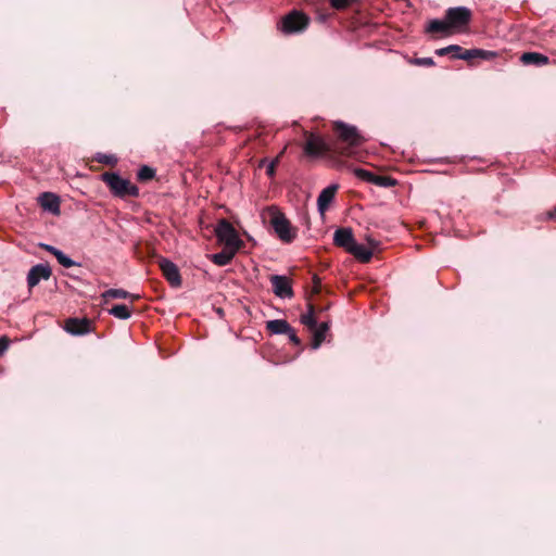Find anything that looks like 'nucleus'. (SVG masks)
<instances>
[{
  "instance_id": "f257e3e1",
  "label": "nucleus",
  "mask_w": 556,
  "mask_h": 556,
  "mask_svg": "<svg viewBox=\"0 0 556 556\" xmlns=\"http://www.w3.org/2000/svg\"><path fill=\"white\" fill-rule=\"evenodd\" d=\"M472 20V12L466 7L448 8L444 20L429 21L426 31L429 34L450 35L465 31Z\"/></svg>"
},
{
  "instance_id": "f03ea898",
  "label": "nucleus",
  "mask_w": 556,
  "mask_h": 556,
  "mask_svg": "<svg viewBox=\"0 0 556 556\" xmlns=\"http://www.w3.org/2000/svg\"><path fill=\"white\" fill-rule=\"evenodd\" d=\"M332 130L336 138L330 143L334 154L349 156L364 142V137L355 126L337 121L332 123Z\"/></svg>"
},
{
  "instance_id": "7ed1b4c3",
  "label": "nucleus",
  "mask_w": 556,
  "mask_h": 556,
  "mask_svg": "<svg viewBox=\"0 0 556 556\" xmlns=\"http://www.w3.org/2000/svg\"><path fill=\"white\" fill-rule=\"evenodd\" d=\"M101 180L108 186L111 193L119 199L138 198L139 188L130 180L121 177L113 172H105L101 175Z\"/></svg>"
},
{
  "instance_id": "20e7f679",
  "label": "nucleus",
  "mask_w": 556,
  "mask_h": 556,
  "mask_svg": "<svg viewBox=\"0 0 556 556\" xmlns=\"http://www.w3.org/2000/svg\"><path fill=\"white\" fill-rule=\"evenodd\" d=\"M311 24L309 16L303 11L292 10L282 16L278 23V29L286 35L305 31Z\"/></svg>"
},
{
  "instance_id": "39448f33",
  "label": "nucleus",
  "mask_w": 556,
  "mask_h": 556,
  "mask_svg": "<svg viewBox=\"0 0 556 556\" xmlns=\"http://www.w3.org/2000/svg\"><path fill=\"white\" fill-rule=\"evenodd\" d=\"M215 235L219 243L225 248L240 250L243 248L244 242L239 238V235L230 222L223 218L217 223Z\"/></svg>"
},
{
  "instance_id": "423d86ee",
  "label": "nucleus",
  "mask_w": 556,
  "mask_h": 556,
  "mask_svg": "<svg viewBox=\"0 0 556 556\" xmlns=\"http://www.w3.org/2000/svg\"><path fill=\"white\" fill-rule=\"evenodd\" d=\"M270 225L281 241L290 243L296 238L298 229L291 225L281 212L275 211L271 213Z\"/></svg>"
},
{
  "instance_id": "0eeeda50",
  "label": "nucleus",
  "mask_w": 556,
  "mask_h": 556,
  "mask_svg": "<svg viewBox=\"0 0 556 556\" xmlns=\"http://www.w3.org/2000/svg\"><path fill=\"white\" fill-rule=\"evenodd\" d=\"M304 136L306 138L304 152L308 156L316 157L325 153H332L331 143L325 141L320 136L309 131H304Z\"/></svg>"
},
{
  "instance_id": "6e6552de",
  "label": "nucleus",
  "mask_w": 556,
  "mask_h": 556,
  "mask_svg": "<svg viewBox=\"0 0 556 556\" xmlns=\"http://www.w3.org/2000/svg\"><path fill=\"white\" fill-rule=\"evenodd\" d=\"M63 329L72 336H84L92 332L94 327L89 318L71 317L64 320Z\"/></svg>"
},
{
  "instance_id": "1a4fd4ad",
  "label": "nucleus",
  "mask_w": 556,
  "mask_h": 556,
  "mask_svg": "<svg viewBox=\"0 0 556 556\" xmlns=\"http://www.w3.org/2000/svg\"><path fill=\"white\" fill-rule=\"evenodd\" d=\"M159 265L163 276L170 283V286L176 288L181 286V276L176 264L167 258L162 257L159 261Z\"/></svg>"
},
{
  "instance_id": "9d476101",
  "label": "nucleus",
  "mask_w": 556,
  "mask_h": 556,
  "mask_svg": "<svg viewBox=\"0 0 556 556\" xmlns=\"http://www.w3.org/2000/svg\"><path fill=\"white\" fill-rule=\"evenodd\" d=\"M52 275L49 264H37L33 266L27 275V285L31 289L36 287L41 279L48 280Z\"/></svg>"
},
{
  "instance_id": "9b49d317",
  "label": "nucleus",
  "mask_w": 556,
  "mask_h": 556,
  "mask_svg": "<svg viewBox=\"0 0 556 556\" xmlns=\"http://www.w3.org/2000/svg\"><path fill=\"white\" fill-rule=\"evenodd\" d=\"M270 282L273 286L274 293L279 298H292L293 290L291 280L286 276L273 275L270 276Z\"/></svg>"
},
{
  "instance_id": "f8f14e48",
  "label": "nucleus",
  "mask_w": 556,
  "mask_h": 556,
  "mask_svg": "<svg viewBox=\"0 0 556 556\" xmlns=\"http://www.w3.org/2000/svg\"><path fill=\"white\" fill-rule=\"evenodd\" d=\"M496 53L482 49H464L463 54L455 55L459 60H465L469 65H476L478 60H491L495 58Z\"/></svg>"
},
{
  "instance_id": "ddd939ff",
  "label": "nucleus",
  "mask_w": 556,
  "mask_h": 556,
  "mask_svg": "<svg viewBox=\"0 0 556 556\" xmlns=\"http://www.w3.org/2000/svg\"><path fill=\"white\" fill-rule=\"evenodd\" d=\"M355 239L351 228H339L334 231L333 242L337 247L344 249L346 252L354 243Z\"/></svg>"
},
{
  "instance_id": "4468645a",
  "label": "nucleus",
  "mask_w": 556,
  "mask_h": 556,
  "mask_svg": "<svg viewBox=\"0 0 556 556\" xmlns=\"http://www.w3.org/2000/svg\"><path fill=\"white\" fill-rule=\"evenodd\" d=\"M338 188V185H330L327 188L323 189V191L319 193L317 199V205L318 211L321 214H324L328 210L330 203L334 199Z\"/></svg>"
},
{
  "instance_id": "2eb2a0df",
  "label": "nucleus",
  "mask_w": 556,
  "mask_h": 556,
  "mask_svg": "<svg viewBox=\"0 0 556 556\" xmlns=\"http://www.w3.org/2000/svg\"><path fill=\"white\" fill-rule=\"evenodd\" d=\"M40 206L54 215L60 214V198L51 192H43L39 197Z\"/></svg>"
},
{
  "instance_id": "dca6fc26",
  "label": "nucleus",
  "mask_w": 556,
  "mask_h": 556,
  "mask_svg": "<svg viewBox=\"0 0 556 556\" xmlns=\"http://www.w3.org/2000/svg\"><path fill=\"white\" fill-rule=\"evenodd\" d=\"M523 65L544 66L549 63L548 56L539 52H525L520 55Z\"/></svg>"
},
{
  "instance_id": "f3484780",
  "label": "nucleus",
  "mask_w": 556,
  "mask_h": 556,
  "mask_svg": "<svg viewBox=\"0 0 556 556\" xmlns=\"http://www.w3.org/2000/svg\"><path fill=\"white\" fill-rule=\"evenodd\" d=\"M237 252L238 250L224 248L222 252L212 254L210 258L217 266H226L232 261Z\"/></svg>"
},
{
  "instance_id": "a211bd4d",
  "label": "nucleus",
  "mask_w": 556,
  "mask_h": 556,
  "mask_svg": "<svg viewBox=\"0 0 556 556\" xmlns=\"http://www.w3.org/2000/svg\"><path fill=\"white\" fill-rule=\"evenodd\" d=\"M348 252L363 263L369 262L372 257V250L358 244L356 241H354Z\"/></svg>"
},
{
  "instance_id": "6ab92c4d",
  "label": "nucleus",
  "mask_w": 556,
  "mask_h": 556,
  "mask_svg": "<svg viewBox=\"0 0 556 556\" xmlns=\"http://www.w3.org/2000/svg\"><path fill=\"white\" fill-rule=\"evenodd\" d=\"M266 329L271 334H287L291 331V326L285 319H273L266 323Z\"/></svg>"
},
{
  "instance_id": "aec40b11",
  "label": "nucleus",
  "mask_w": 556,
  "mask_h": 556,
  "mask_svg": "<svg viewBox=\"0 0 556 556\" xmlns=\"http://www.w3.org/2000/svg\"><path fill=\"white\" fill-rule=\"evenodd\" d=\"M102 298L106 303L110 299H130L131 302L140 299L139 294H132L124 289H109L103 294Z\"/></svg>"
},
{
  "instance_id": "412c9836",
  "label": "nucleus",
  "mask_w": 556,
  "mask_h": 556,
  "mask_svg": "<svg viewBox=\"0 0 556 556\" xmlns=\"http://www.w3.org/2000/svg\"><path fill=\"white\" fill-rule=\"evenodd\" d=\"M328 330L329 324L327 321H324L320 325H316V328L311 330L313 332V349H318L321 345V343L325 341L326 333Z\"/></svg>"
},
{
  "instance_id": "4be33fe9",
  "label": "nucleus",
  "mask_w": 556,
  "mask_h": 556,
  "mask_svg": "<svg viewBox=\"0 0 556 556\" xmlns=\"http://www.w3.org/2000/svg\"><path fill=\"white\" fill-rule=\"evenodd\" d=\"M308 312L301 316V323L306 326L309 330L315 329L317 325V320L314 316L315 307L312 303H308Z\"/></svg>"
},
{
  "instance_id": "5701e85b",
  "label": "nucleus",
  "mask_w": 556,
  "mask_h": 556,
  "mask_svg": "<svg viewBox=\"0 0 556 556\" xmlns=\"http://www.w3.org/2000/svg\"><path fill=\"white\" fill-rule=\"evenodd\" d=\"M109 313L119 319H128L131 316L130 308L125 304H116L109 309Z\"/></svg>"
},
{
  "instance_id": "b1692460",
  "label": "nucleus",
  "mask_w": 556,
  "mask_h": 556,
  "mask_svg": "<svg viewBox=\"0 0 556 556\" xmlns=\"http://www.w3.org/2000/svg\"><path fill=\"white\" fill-rule=\"evenodd\" d=\"M371 184L379 186V187H383V188H390V187L396 186L397 181H396V179L392 178L391 176H382V175L374 174Z\"/></svg>"
},
{
  "instance_id": "393cba45",
  "label": "nucleus",
  "mask_w": 556,
  "mask_h": 556,
  "mask_svg": "<svg viewBox=\"0 0 556 556\" xmlns=\"http://www.w3.org/2000/svg\"><path fill=\"white\" fill-rule=\"evenodd\" d=\"M307 5L317 7L325 0H304ZM330 4L336 10H345L349 8L348 0H329Z\"/></svg>"
},
{
  "instance_id": "a878e982",
  "label": "nucleus",
  "mask_w": 556,
  "mask_h": 556,
  "mask_svg": "<svg viewBox=\"0 0 556 556\" xmlns=\"http://www.w3.org/2000/svg\"><path fill=\"white\" fill-rule=\"evenodd\" d=\"M155 177V169L148 165H143L137 173V179L140 182H147Z\"/></svg>"
},
{
  "instance_id": "bb28decb",
  "label": "nucleus",
  "mask_w": 556,
  "mask_h": 556,
  "mask_svg": "<svg viewBox=\"0 0 556 556\" xmlns=\"http://www.w3.org/2000/svg\"><path fill=\"white\" fill-rule=\"evenodd\" d=\"M354 175L359 178L361 180H364L366 182L371 184L374 174L372 172H369L364 168L356 167L353 169Z\"/></svg>"
},
{
  "instance_id": "cd10ccee",
  "label": "nucleus",
  "mask_w": 556,
  "mask_h": 556,
  "mask_svg": "<svg viewBox=\"0 0 556 556\" xmlns=\"http://www.w3.org/2000/svg\"><path fill=\"white\" fill-rule=\"evenodd\" d=\"M55 258L65 268H71V267L77 265L76 262H74L72 258H70L66 254H64L60 250H59V252L55 253Z\"/></svg>"
},
{
  "instance_id": "c85d7f7f",
  "label": "nucleus",
  "mask_w": 556,
  "mask_h": 556,
  "mask_svg": "<svg viewBox=\"0 0 556 556\" xmlns=\"http://www.w3.org/2000/svg\"><path fill=\"white\" fill-rule=\"evenodd\" d=\"M410 63L418 66H433L435 64L432 58H416Z\"/></svg>"
},
{
  "instance_id": "c756f323",
  "label": "nucleus",
  "mask_w": 556,
  "mask_h": 556,
  "mask_svg": "<svg viewBox=\"0 0 556 556\" xmlns=\"http://www.w3.org/2000/svg\"><path fill=\"white\" fill-rule=\"evenodd\" d=\"M280 162V155L276 156L274 160L269 162L266 168V174L271 178L275 176L276 168Z\"/></svg>"
},
{
  "instance_id": "7c9ffc66",
  "label": "nucleus",
  "mask_w": 556,
  "mask_h": 556,
  "mask_svg": "<svg viewBox=\"0 0 556 556\" xmlns=\"http://www.w3.org/2000/svg\"><path fill=\"white\" fill-rule=\"evenodd\" d=\"M464 49L463 47L458 46V45H451L450 46V56L454 60H459V58H456L455 55L457 54H463L464 52Z\"/></svg>"
},
{
  "instance_id": "2f4dec72",
  "label": "nucleus",
  "mask_w": 556,
  "mask_h": 556,
  "mask_svg": "<svg viewBox=\"0 0 556 556\" xmlns=\"http://www.w3.org/2000/svg\"><path fill=\"white\" fill-rule=\"evenodd\" d=\"M290 341L294 344V345H298L300 346L301 345V340L300 338L296 336L294 329L291 327V331L290 332H287Z\"/></svg>"
},
{
  "instance_id": "473e14b6",
  "label": "nucleus",
  "mask_w": 556,
  "mask_h": 556,
  "mask_svg": "<svg viewBox=\"0 0 556 556\" xmlns=\"http://www.w3.org/2000/svg\"><path fill=\"white\" fill-rule=\"evenodd\" d=\"M313 292L316 294L319 293L321 289V279L317 275L313 276Z\"/></svg>"
},
{
  "instance_id": "72a5a7b5",
  "label": "nucleus",
  "mask_w": 556,
  "mask_h": 556,
  "mask_svg": "<svg viewBox=\"0 0 556 556\" xmlns=\"http://www.w3.org/2000/svg\"><path fill=\"white\" fill-rule=\"evenodd\" d=\"M10 345V339L5 336L0 338V354L8 350Z\"/></svg>"
},
{
  "instance_id": "f704fd0d",
  "label": "nucleus",
  "mask_w": 556,
  "mask_h": 556,
  "mask_svg": "<svg viewBox=\"0 0 556 556\" xmlns=\"http://www.w3.org/2000/svg\"><path fill=\"white\" fill-rule=\"evenodd\" d=\"M435 54H437V55H440V56H443V55H450V46H447V47H445V48L437 49V50H435Z\"/></svg>"
},
{
  "instance_id": "c9c22d12",
  "label": "nucleus",
  "mask_w": 556,
  "mask_h": 556,
  "mask_svg": "<svg viewBox=\"0 0 556 556\" xmlns=\"http://www.w3.org/2000/svg\"><path fill=\"white\" fill-rule=\"evenodd\" d=\"M40 247L42 249H45L46 251H48L49 253H51L52 255L55 256V253L59 252V249L52 247V245H49V244H40Z\"/></svg>"
},
{
  "instance_id": "e433bc0d",
  "label": "nucleus",
  "mask_w": 556,
  "mask_h": 556,
  "mask_svg": "<svg viewBox=\"0 0 556 556\" xmlns=\"http://www.w3.org/2000/svg\"><path fill=\"white\" fill-rule=\"evenodd\" d=\"M546 214L547 218L556 220V207L552 211H548Z\"/></svg>"
},
{
  "instance_id": "4c0bfd02",
  "label": "nucleus",
  "mask_w": 556,
  "mask_h": 556,
  "mask_svg": "<svg viewBox=\"0 0 556 556\" xmlns=\"http://www.w3.org/2000/svg\"><path fill=\"white\" fill-rule=\"evenodd\" d=\"M359 2V0H348V5L351 7L354 3Z\"/></svg>"
},
{
  "instance_id": "58836bf2",
  "label": "nucleus",
  "mask_w": 556,
  "mask_h": 556,
  "mask_svg": "<svg viewBox=\"0 0 556 556\" xmlns=\"http://www.w3.org/2000/svg\"><path fill=\"white\" fill-rule=\"evenodd\" d=\"M369 244L371 245V248H376L377 245V243L374 240H369Z\"/></svg>"
},
{
  "instance_id": "ea45409f",
  "label": "nucleus",
  "mask_w": 556,
  "mask_h": 556,
  "mask_svg": "<svg viewBox=\"0 0 556 556\" xmlns=\"http://www.w3.org/2000/svg\"><path fill=\"white\" fill-rule=\"evenodd\" d=\"M265 162L266 160H262L260 166H262Z\"/></svg>"
}]
</instances>
